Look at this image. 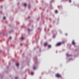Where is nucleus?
<instances>
[{
	"label": "nucleus",
	"mask_w": 79,
	"mask_h": 79,
	"mask_svg": "<svg viewBox=\"0 0 79 79\" xmlns=\"http://www.w3.org/2000/svg\"><path fill=\"white\" fill-rule=\"evenodd\" d=\"M61 44V43H58L57 44H56V46H59V45H60Z\"/></svg>",
	"instance_id": "f257e3e1"
},
{
	"label": "nucleus",
	"mask_w": 79,
	"mask_h": 79,
	"mask_svg": "<svg viewBox=\"0 0 79 79\" xmlns=\"http://www.w3.org/2000/svg\"><path fill=\"white\" fill-rule=\"evenodd\" d=\"M56 76L57 77H60V75L58 74H56Z\"/></svg>",
	"instance_id": "f03ea898"
},
{
	"label": "nucleus",
	"mask_w": 79,
	"mask_h": 79,
	"mask_svg": "<svg viewBox=\"0 0 79 79\" xmlns=\"http://www.w3.org/2000/svg\"><path fill=\"white\" fill-rule=\"evenodd\" d=\"M16 65L17 67H18V66H19V64L18 63L16 64Z\"/></svg>",
	"instance_id": "7ed1b4c3"
},
{
	"label": "nucleus",
	"mask_w": 79,
	"mask_h": 79,
	"mask_svg": "<svg viewBox=\"0 0 79 79\" xmlns=\"http://www.w3.org/2000/svg\"><path fill=\"white\" fill-rule=\"evenodd\" d=\"M72 44H73V45H75V42L74 41H73L72 42Z\"/></svg>",
	"instance_id": "20e7f679"
},
{
	"label": "nucleus",
	"mask_w": 79,
	"mask_h": 79,
	"mask_svg": "<svg viewBox=\"0 0 79 79\" xmlns=\"http://www.w3.org/2000/svg\"><path fill=\"white\" fill-rule=\"evenodd\" d=\"M21 40H24V37H22L21 38Z\"/></svg>",
	"instance_id": "39448f33"
},
{
	"label": "nucleus",
	"mask_w": 79,
	"mask_h": 79,
	"mask_svg": "<svg viewBox=\"0 0 79 79\" xmlns=\"http://www.w3.org/2000/svg\"><path fill=\"white\" fill-rule=\"evenodd\" d=\"M47 45V43H44V46H46V45Z\"/></svg>",
	"instance_id": "423d86ee"
},
{
	"label": "nucleus",
	"mask_w": 79,
	"mask_h": 79,
	"mask_svg": "<svg viewBox=\"0 0 79 79\" xmlns=\"http://www.w3.org/2000/svg\"><path fill=\"white\" fill-rule=\"evenodd\" d=\"M24 5L25 6H27V4L26 3H25L24 4Z\"/></svg>",
	"instance_id": "0eeeda50"
},
{
	"label": "nucleus",
	"mask_w": 79,
	"mask_h": 79,
	"mask_svg": "<svg viewBox=\"0 0 79 79\" xmlns=\"http://www.w3.org/2000/svg\"><path fill=\"white\" fill-rule=\"evenodd\" d=\"M48 48H50L51 47V45H49L48 46Z\"/></svg>",
	"instance_id": "6e6552de"
},
{
	"label": "nucleus",
	"mask_w": 79,
	"mask_h": 79,
	"mask_svg": "<svg viewBox=\"0 0 79 79\" xmlns=\"http://www.w3.org/2000/svg\"><path fill=\"white\" fill-rule=\"evenodd\" d=\"M55 12L56 13H58V11L57 10H56L55 11Z\"/></svg>",
	"instance_id": "1a4fd4ad"
},
{
	"label": "nucleus",
	"mask_w": 79,
	"mask_h": 79,
	"mask_svg": "<svg viewBox=\"0 0 79 79\" xmlns=\"http://www.w3.org/2000/svg\"><path fill=\"white\" fill-rule=\"evenodd\" d=\"M9 39H12V37H9Z\"/></svg>",
	"instance_id": "9d476101"
},
{
	"label": "nucleus",
	"mask_w": 79,
	"mask_h": 79,
	"mask_svg": "<svg viewBox=\"0 0 79 79\" xmlns=\"http://www.w3.org/2000/svg\"><path fill=\"white\" fill-rule=\"evenodd\" d=\"M6 19V17H3V19Z\"/></svg>",
	"instance_id": "9b49d317"
},
{
	"label": "nucleus",
	"mask_w": 79,
	"mask_h": 79,
	"mask_svg": "<svg viewBox=\"0 0 79 79\" xmlns=\"http://www.w3.org/2000/svg\"><path fill=\"white\" fill-rule=\"evenodd\" d=\"M31 75H33V74H34V73L33 72H31Z\"/></svg>",
	"instance_id": "f8f14e48"
},
{
	"label": "nucleus",
	"mask_w": 79,
	"mask_h": 79,
	"mask_svg": "<svg viewBox=\"0 0 79 79\" xmlns=\"http://www.w3.org/2000/svg\"><path fill=\"white\" fill-rule=\"evenodd\" d=\"M33 69H35V67H33Z\"/></svg>",
	"instance_id": "ddd939ff"
},
{
	"label": "nucleus",
	"mask_w": 79,
	"mask_h": 79,
	"mask_svg": "<svg viewBox=\"0 0 79 79\" xmlns=\"http://www.w3.org/2000/svg\"><path fill=\"white\" fill-rule=\"evenodd\" d=\"M69 1L70 3H71V0H69Z\"/></svg>",
	"instance_id": "4468645a"
},
{
	"label": "nucleus",
	"mask_w": 79,
	"mask_h": 79,
	"mask_svg": "<svg viewBox=\"0 0 79 79\" xmlns=\"http://www.w3.org/2000/svg\"><path fill=\"white\" fill-rule=\"evenodd\" d=\"M15 79H18V77H16L15 78Z\"/></svg>",
	"instance_id": "2eb2a0df"
},
{
	"label": "nucleus",
	"mask_w": 79,
	"mask_h": 79,
	"mask_svg": "<svg viewBox=\"0 0 79 79\" xmlns=\"http://www.w3.org/2000/svg\"><path fill=\"white\" fill-rule=\"evenodd\" d=\"M1 8H3V6H1Z\"/></svg>",
	"instance_id": "dca6fc26"
},
{
	"label": "nucleus",
	"mask_w": 79,
	"mask_h": 79,
	"mask_svg": "<svg viewBox=\"0 0 79 79\" xmlns=\"http://www.w3.org/2000/svg\"><path fill=\"white\" fill-rule=\"evenodd\" d=\"M66 35H67V34H66Z\"/></svg>",
	"instance_id": "f3484780"
}]
</instances>
